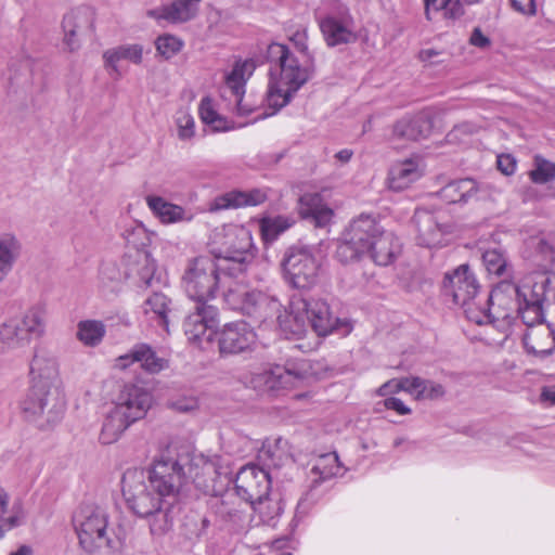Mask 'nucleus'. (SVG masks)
Masks as SVG:
<instances>
[{
	"instance_id": "1",
	"label": "nucleus",
	"mask_w": 555,
	"mask_h": 555,
	"mask_svg": "<svg viewBox=\"0 0 555 555\" xmlns=\"http://www.w3.org/2000/svg\"><path fill=\"white\" fill-rule=\"evenodd\" d=\"M267 59L276 65V68L270 69L269 86L263 100L271 112L259 114L255 120L271 116L286 106L314 73L311 57L301 63L289 48L282 43L269 44Z\"/></svg>"
},
{
	"instance_id": "2",
	"label": "nucleus",
	"mask_w": 555,
	"mask_h": 555,
	"mask_svg": "<svg viewBox=\"0 0 555 555\" xmlns=\"http://www.w3.org/2000/svg\"><path fill=\"white\" fill-rule=\"evenodd\" d=\"M121 492L128 508L137 516L149 519L153 535H163L171 529V507L151 488L145 469H127L121 478Z\"/></svg>"
},
{
	"instance_id": "3",
	"label": "nucleus",
	"mask_w": 555,
	"mask_h": 555,
	"mask_svg": "<svg viewBox=\"0 0 555 555\" xmlns=\"http://www.w3.org/2000/svg\"><path fill=\"white\" fill-rule=\"evenodd\" d=\"M225 304L232 310L254 318L260 322L276 317L282 332L287 338L302 337L308 323L302 311H295L294 300L291 304V312L281 315L282 305L275 298L259 291H248L245 285H236V288H229L225 293Z\"/></svg>"
},
{
	"instance_id": "4",
	"label": "nucleus",
	"mask_w": 555,
	"mask_h": 555,
	"mask_svg": "<svg viewBox=\"0 0 555 555\" xmlns=\"http://www.w3.org/2000/svg\"><path fill=\"white\" fill-rule=\"evenodd\" d=\"M234 276L228 273L227 262L220 263L209 256H199L192 259L183 273L182 286L188 297L198 304H208L214 299L220 286L229 288L242 285L234 281ZM225 299V296H223Z\"/></svg>"
},
{
	"instance_id": "5",
	"label": "nucleus",
	"mask_w": 555,
	"mask_h": 555,
	"mask_svg": "<svg viewBox=\"0 0 555 555\" xmlns=\"http://www.w3.org/2000/svg\"><path fill=\"white\" fill-rule=\"evenodd\" d=\"M47 310L42 305L29 307L22 315L5 320L0 325V351L21 353L30 345L34 337L46 333Z\"/></svg>"
},
{
	"instance_id": "6",
	"label": "nucleus",
	"mask_w": 555,
	"mask_h": 555,
	"mask_svg": "<svg viewBox=\"0 0 555 555\" xmlns=\"http://www.w3.org/2000/svg\"><path fill=\"white\" fill-rule=\"evenodd\" d=\"M183 460L185 457H179L178 455V448L169 446L154 459L151 467L145 470L151 488L160 498L166 499L170 507L176 502V498L182 487L186 483Z\"/></svg>"
},
{
	"instance_id": "7",
	"label": "nucleus",
	"mask_w": 555,
	"mask_h": 555,
	"mask_svg": "<svg viewBox=\"0 0 555 555\" xmlns=\"http://www.w3.org/2000/svg\"><path fill=\"white\" fill-rule=\"evenodd\" d=\"M73 526L80 545L89 553L103 546L113 547L108 537V514L94 503L80 504L73 515Z\"/></svg>"
},
{
	"instance_id": "8",
	"label": "nucleus",
	"mask_w": 555,
	"mask_h": 555,
	"mask_svg": "<svg viewBox=\"0 0 555 555\" xmlns=\"http://www.w3.org/2000/svg\"><path fill=\"white\" fill-rule=\"evenodd\" d=\"M383 230L373 215L361 214L350 222L341 234L336 248L337 260L347 264L361 259Z\"/></svg>"
},
{
	"instance_id": "9",
	"label": "nucleus",
	"mask_w": 555,
	"mask_h": 555,
	"mask_svg": "<svg viewBox=\"0 0 555 555\" xmlns=\"http://www.w3.org/2000/svg\"><path fill=\"white\" fill-rule=\"evenodd\" d=\"M221 231L219 254L215 259L220 263L227 262L228 273L236 279L254 257L251 234L248 229L237 224L224 225Z\"/></svg>"
},
{
	"instance_id": "10",
	"label": "nucleus",
	"mask_w": 555,
	"mask_h": 555,
	"mask_svg": "<svg viewBox=\"0 0 555 555\" xmlns=\"http://www.w3.org/2000/svg\"><path fill=\"white\" fill-rule=\"evenodd\" d=\"M315 372L307 360L289 363L287 366L274 365L256 373L250 378V386L263 392H279L280 390L298 387L313 379Z\"/></svg>"
},
{
	"instance_id": "11",
	"label": "nucleus",
	"mask_w": 555,
	"mask_h": 555,
	"mask_svg": "<svg viewBox=\"0 0 555 555\" xmlns=\"http://www.w3.org/2000/svg\"><path fill=\"white\" fill-rule=\"evenodd\" d=\"M320 267L319 250L314 246H292L282 260L284 276L295 288L312 287L318 281Z\"/></svg>"
},
{
	"instance_id": "12",
	"label": "nucleus",
	"mask_w": 555,
	"mask_h": 555,
	"mask_svg": "<svg viewBox=\"0 0 555 555\" xmlns=\"http://www.w3.org/2000/svg\"><path fill=\"white\" fill-rule=\"evenodd\" d=\"M504 285H511L508 281L500 282L486 299L487 308L469 307L467 319L476 324L491 323L504 330L508 327L514 319V312H518V304L515 295H509Z\"/></svg>"
},
{
	"instance_id": "13",
	"label": "nucleus",
	"mask_w": 555,
	"mask_h": 555,
	"mask_svg": "<svg viewBox=\"0 0 555 555\" xmlns=\"http://www.w3.org/2000/svg\"><path fill=\"white\" fill-rule=\"evenodd\" d=\"M251 60L236 61L232 69L224 76L223 96L230 102L232 111L242 117H246L259 109L250 96H245V85L255 70Z\"/></svg>"
},
{
	"instance_id": "14",
	"label": "nucleus",
	"mask_w": 555,
	"mask_h": 555,
	"mask_svg": "<svg viewBox=\"0 0 555 555\" xmlns=\"http://www.w3.org/2000/svg\"><path fill=\"white\" fill-rule=\"evenodd\" d=\"M412 221L417 232V243L428 248L447 244L448 236L452 232L449 217L440 210H428L425 207L417 208Z\"/></svg>"
},
{
	"instance_id": "15",
	"label": "nucleus",
	"mask_w": 555,
	"mask_h": 555,
	"mask_svg": "<svg viewBox=\"0 0 555 555\" xmlns=\"http://www.w3.org/2000/svg\"><path fill=\"white\" fill-rule=\"evenodd\" d=\"M20 408L29 422H37L44 414L47 422L53 423L61 418L64 411V402L59 391L48 388L41 389L30 386Z\"/></svg>"
},
{
	"instance_id": "16",
	"label": "nucleus",
	"mask_w": 555,
	"mask_h": 555,
	"mask_svg": "<svg viewBox=\"0 0 555 555\" xmlns=\"http://www.w3.org/2000/svg\"><path fill=\"white\" fill-rule=\"evenodd\" d=\"M535 281L528 279L521 285L511 282V285H504L509 295H515L518 304V313L526 323H533L542 317V305L545 299V282L544 275H538Z\"/></svg>"
},
{
	"instance_id": "17",
	"label": "nucleus",
	"mask_w": 555,
	"mask_h": 555,
	"mask_svg": "<svg viewBox=\"0 0 555 555\" xmlns=\"http://www.w3.org/2000/svg\"><path fill=\"white\" fill-rule=\"evenodd\" d=\"M295 311H302L307 323L319 336H326L344 327L343 333L350 331L346 322L335 318L330 311L327 302L318 298H295Z\"/></svg>"
},
{
	"instance_id": "18",
	"label": "nucleus",
	"mask_w": 555,
	"mask_h": 555,
	"mask_svg": "<svg viewBox=\"0 0 555 555\" xmlns=\"http://www.w3.org/2000/svg\"><path fill=\"white\" fill-rule=\"evenodd\" d=\"M443 287L452 296L454 304L464 309L466 315L469 307L476 308L481 304L477 298L479 284L466 263L446 274Z\"/></svg>"
},
{
	"instance_id": "19",
	"label": "nucleus",
	"mask_w": 555,
	"mask_h": 555,
	"mask_svg": "<svg viewBox=\"0 0 555 555\" xmlns=\"http://www.w3.org/2000/svg\"><path fill=\"white\" fill-rule=\"evenodd\" d=\"M334 11L322 15L318 12V22L325 42L330 47L354 41L353 21L348 9L337 2L332 3Z\"/></svg>"
},
{
	"instance_id": "20",
	"label": "nucleus",
	"mask_w": 555,
	"mask_h": 555,
	"mask_svg": "<svg viewBox=\"0 0 555 555\" xmlns=\"http://www.w3.org/2000/svg\"><path fill=\"white\" fill-rule=\"evenodd\" d=\"M271 487L267 470L256 465H246L240 469L235 479V490L238 496L251 504L260 503L269 494Z\"/></svg>"
},
{
	"instance_id": "21",
	"label": "nucleus",
	"mask_w": 555,
	"mask_h": 555,
	"mask_svg": "<svg viewBox=\"0 0 555 555\" xmlns=\"http://www.w3.org/2000/svg\"><path fill=\"white\" fill-rule=\"evenodd\" d=\"M217 322L218 309L215 306L196 302L194 311L185 318L183 323L184 334L189 341L202 345L204 340L211 339Z\"/></svg>"
},
{
	"instance_id": "22",
	"label": "nucleus",
	"mask_w": 555,
	"mask_h": 555,
	"mask_svg": "<svg viewBox=\"0 0 555 555\" xmlns=\"http://www.w3.org/2000/svg\"><path fill=\"white\" fill-rule=\"evenodd\" d=\"M256 333L245 322L225 324L218 333V346L221 354H238L253 350Z\"/></svg>"
},
{
	"instance_id": "23",
	"label": "nucleus",
	"mask_w": 555,
	"mask_h": 555,
	"mask_svg": "<svg viewBox=\"0 0 555 555\" xmlns=\"http://www.w3.org/2000/svg\"><path fill=\"white\" fill-rule=\"evenodd\" d=\"M30 386L59 391V364L55 357L46 349H36L29 364Z\"/></svg>"
},
{
	"instance_id": "24",
	"label": "nucleus",
	"mask_w": 555,
	"mask_h": 555,
	"mask_svg": "<svg viewBox=\"0 0 555 555\" xmlns=\"http://www.w3.org/2000/svg\"><path fill=\"white\" fill-rule=\"evenodd\" d=\"M152 403L153 395L150 390L135 384H127L120 390L114 406L134 423L146 415Z\"/></svg>"
},
{
	"instance_id": "25",
	"label": "nucleus",
	"mask_w": 555,
	"mask_h": 555,
	"mask_svg": "<svg viewBox=\"0 0 555 555\" xmlns=\"http://www.w3.org/2000/svg\"><path fill=\"white\" fill-rule=\"evenodd\" d=\"M139 363L140 367L150 374H158L168 367L169 362L160 357L149 344H135L129 352L119 356L115 360L114 366L119 370H126L130 365Z\"/></svg>"
},
{
	"instance_id": "26",
	"label": "nucleus",
	"mask_w": 555,
	"mask_h": 555,
	"mask_svg": "<svg viewBox=\"0 0 555 555\" xmlns=\"http://www.w3.org/2000/svg\"><path fill=\"white\" fill-rule=\"evenodd\" d=\"M438 195L449 204H467L485 198L488 195V185L473 179H460L444 185Z\"/></svg>"
},
{
	"instance_id": "27",
	"label": "nucleus",
	"mask_w": 555,
	"mask_h": 555,
	"mask_svg": "<svg viewBox=\"0 0 555 555\" xmlns=\"http://www.w3.org/2000/svg\"><path fill=\"white\" fill-rule=\"evenodd\" d=\"M143 46L139 43H126L109 48L103 52V66L114 79H119L125 72L120 66L121 61H128L140 65L143 61Z\"/></svg>"
},
{
	"instance_id": "28",
	"label": "nucleus",
	"mask_w": 555,
	"mask_h": 555,
	"mask_svg": "<svg viewBox=\"0 0 555 555\" xmlns=\"http://www.w3.org/2000/svg\"><path fill=\"white\" fill-rule=\"evenodd\" d=\"M145 203L153 216L162 224L191 222L194 219V214L191 209L173 204L159 195H146Z\"/></svg>"
},
{
	"instance_id": "29",
	"label": "nucleus",
	"mask_w": 555,
	"mask_h": 555,
	"mask_svg": "<svg viewBox=\"0 0 555 555\" xmlns=\"http://www.w3.org/2000/svg\"><path fill=\"white\" fill-rule=\"evenodd\" d=\"M522 344L529 354L537 359H543L555 350L554 331L544 323L530 326L522 337Z\"/></svg>"
},
{
	"instance_id": "30",
	"label": "nucleus",
	"mask_w": 555,
	"mask_h": 555,
	"mask_svg": "<svg viewBox=\"0 0 555 555\" xmlns=\"http://www.w3.org/2000/svg\"><path fill=\"white\" fill-rule=\"evenodd\" d=\"M424 173L420 158H406L395 163L388 172V186L393 191H403L417 181Z\"/></svg>"
},
{
	"instance_id": "31",
	"label": "nucleus",
	"mask_w": 555,
	"mask_h": 555,
	"mask_svg": "<svg viewBox=\"0 0 555 555\" xmlns=\"http://www.w3.org/2000/svg\"><path fill=\"white\" fill-rule=\"evenodd\" d=\"M202 0H175L168 5H163L147 11V16L156 21H166L170 24L184 23L192 20L198 10Z\"/></svg>"
},
{
	"instance_id": "32",
	"label": "nucleus",
	"mask_w": 555,
	"mask_h": 555,
	"mask_svg": "<svg viewBox=\"0 0 555 555\" xmlns=\"http://www.w3.org/2000/svg\"><path fill=\"white\" fill-rule=\"evenodd\" d=\"M401 251V245L392 232L383 230L369 246L366 254L377 266H388Z\"/></svg>"
},
{
	"instance_id": "33",
	"label": "nucleus",
	"mask_w": 555,
	"mask_h": 555,
	"mask_svg": "<svg viewBox=\"0 0 555 555\" xmlns=\"http://www.w3.org/2000/svg\"><path fill=\"white\" fill-rule=\"evenodd\" d=\"M267 201V193L260 189L231 191L215 198L211 209L221 210L246 206H257Z\"/></svg>"
},
{
	"instance_id": "34",
	"label": "nucleus",
	"mask_w": 555,
	"mask_h": 555,
	"mask_svg": "<svg viewBox=\"0 0 555 555\" xmlns=\"http://www.w3.org/2000/svg\"><path fill=\"white\" fill-rule=\"evenodd\" d=\"M481 0H424L425 16L433 21L437 14L448 21H456L465 14L468 5L476 4Z\"/></svg>"
},
{
	"instance_id": "35",
	"label": "nucleus",
	"mask_w": 555,
	"mask_h": 555,
	"mask_svg": "<svg viewBox=\"0 0 555 555\" xmlns=\"http://www.w3.org/2000/svg\"><path fill=\"white\" fill-rule=\"evenodd\" d=\"M299 214L304 219L311 220L315 227L327 225L334 211L323 203L319 194H305L299 198Z\"/></svg>"
},
{
	"instance_id": "36",
	"label": "nucleus",
	"mask_w": 555,
	"mask_h": 555,
	"mask_svg": "<svg viewBox=\"0 0 555 555\" xmlns=\"http://www.w3.org/2000/svg\"><path fill=\"white\" fill-rule=\"evenodd\" d=\"M433 121L428 113H420L411 118L399 120L393 128V134L408 140H421L429 135Z\"/></svg>"
},
{
	"instance_id": "37",
	"label": "nucleus",
	"mask_w": 555,
	"mask_h": 555,
	"mask_svg": "<svg viewBox=\"0 0 555 555\" xmlns=\"http://www.w3.org/2000/svg\"><path fill=\"white\" fill-rule=\"evenodd\" d=\"M23 244L12 232L0 234V283L12 272L22 256Z\"/></svg>"
},
{
	"instance_id": "38",
	"label": "nucleus",
	"mask_w": 555,
	"mask_h": 555,
	"mask_svg": "<svg viewBox=\"0 0 555 555\" xmlns=\"http://www.w3.org/2000/svg\"><path fill=\"white\" fill-rule=\"evenodd\" d=\"M129 259L132 261L128 263L127 278L138 279L141 285L151 286L156 269L154 259L145 250L134 251Z\"/></svg>"
},
{
	"instance_id": "39",
	"label": "nucleus",
	"mask_w": 555,
	"mask_h": 555,
	"mask_svg": "<svg viewBox=\"0 0 555 555\" xmlns=\"http://www.w3.org/2000/svg\"><path fill=\"white\" fill-rule=\"evenodd\" d=\"M131 424L133 423L125 416L124 412L113 406L104 418L99 436L100 442L102 444L116 442Z\"/></svg>"
},
{
	"instance_id": "40",
	"label": "nucleus",
	"mask_w": 555,
	"mask_h": 555,
	"mask_svg": "<svg viewBox=\"0 0 555 555\" xmlns=\"http://www.w3.org/2000/svg\"><path fill=\"white\" fill-rule=\"evenodd\" d=\"M170 304L171 300L167 296L162 293H154L143 305L144 313L150 320L156 322L157 325L163 327L167 333L169 332Z\"/></svg>"
},
{
	"instance_id": "41",
	"label": "nucleus",
	"mask_w": 555,
	"mask_h": 555,
	"mask_svg": "<svg viewBox=\"0 0 555 555\" xmlns=\"http://www.w3.org/2000/svg\"><path fill=\"white\" fill-rule=\"evenodd\" d=\"M344 474L341 464L336 452L321 454L313 464L310 476L313 482L325 481L332 477L341 476Z\"/></svg>"
},
{
	"instance_id": "42",
	"label": "nucleus",
	"mask_w": 555,
	"mask_h": 555,
	"mask_svg": "<svg viewBox=\"0 0 555 555\" xmlns=\"http://www.w3.org/2000/svg\"><path fill=\"white\" fill-rule=\"evenodd\" d=\"M194 465L202 467V485L206 486L208 480L214 481L216 478L229 474V465L220 455L211 457L203 454L194 456Z\"/></svg>"
},
{
	"instance_id": "43",
	"label": "nucleus",
	"mask_w": 555,
	"mask_h": 555,
	"mask_svg": "<svg viewBox=\"0 0 555 555\" xmlns=\"http://www.w3.org/2000/svg\"><path fill=\"white\" fill-rule=\"evenodd\" d=\"M106 333L105 326L101 321L86 320L77 325V338L88 347L98 346Z\"/></svg>"
},
{
	"instance_id": "44",
	"label": "nucleus",
	"mask_w": 555,
	"mask_h": 555,
	"mask_svg": "<svg viewBox=\"0 0 555 555\" xmlns=\"http://www.w3.org/2000/svg\"><path fill=\"white\" fill-rule=\"evenodd\" d=\"M423 385L424 378H421L418 376H410L401 378L399 380H389L383 384L378 388L377 393L382 397H385L390 392L403 390L409 393L415 395L416 399H418V395H421Z\"/></svg>"
},
{
	"instance_id": "45",
	"label": "nucleus",
	"mask_w": 555,
	"mask_h": 555,
	"mask_svg": "<svg viewBox=\"0 0 555 555\" xmlns=\"http://www.w3.org/2000/svg\"><path fill=\"white\" fill-rule=\"evenodd\" d=\"M294 223V219L285 216L273 218H264L261 220L260 230L266 242H272L278 236L289 229Z\"/></svg>"
},
{
	"instance_id": "46",
	"label": "nucleus",
	"mask_w": 555,
	"mask_h": 555,
	"mask_svg": "<svg viewBox=\"0 0 555 555\" xmlns=\"http://www.w3.org/2000/svg\"><path fill=\"white\" fill-rule=\"evenodd\" d=\"M201 119L204 124L212 127L215 131H227L230 129L228 121L221 117L214 107L212 100L202 99L198 107Z\"/></svg>"
},
{
	"instance_id": "47",
	"label": "nucleus",
	"mask_w": 555,
	"mask_h": 555,
	"mask_svg": "<svg viewBox=\"0 0 555 555\" xmlns=\"http://www.w3.org/2000/svg\"><path fill=\"white\" fill-rule=\"evenodd\" d=\"M122 236L127 244L132 246L135 251L144 250V247H146L151 242L147 230L140 223H132L127 227L122 232Z\"/></svg>"
},
{
	"instance_id": "48",
	"label": "nucleus",
	"mask_w": 555,
	"mask_h": 555,
	"mask_svg": "<svg viewBox=\"0 0 555 555\" xmlns=\"http://www.w3.org/2000/svg\"><path fill=\"white\" fill-rule=\"evenodd\" d=\"M177 135L181 141H190L195 137V120L186 109H179L175 116Z\"/></svg>"
},
{
	"instance_id": "49",
	"label": "nucleus",
	"mask_w": 555,
	"mask_h": 555,
	"mask_svg": "<svg viewBox=\"0 0 555 555\" xmlns=\"http://www.w3.org/2000/svg\"><path fill=\"white\" fill-rule=\"evenodd\" d=\"M9 504L10 495L0 486V540L4 537L5 531L20 525L17 515L5 516L9 513Z\"/></svg>"
},
{
	"instance_id": "50",
	"label": "nucleus",
	"mask_w": 555,
	"mask_h": 555,
	"mask_svg": "<svg viewBox=\"0 0 555 555\" xmlns=\"http://www.w3.org/2000/svg\"><path fill=\"white\" fill-rule=\"evenodd\" d=\"M482 260L487 271L491 274L502 276L507 272V261L502 251L488 249L482 254Z\"/></svg>"
},
{
	"instance_id": "51",
	"label": "nucleus",
	"mask_w": 555,
	"mask_h": 555,
	"mask_svg": "<svg viewBox=\"0 0 555 555\" xmlns=\"http://www.w3.org/2000/svg\"><path fill=\"white\" fill-rule=\"evenodd\" d=\"M530 178L534 183H546L555 179V164L543 158L534 157V169L530 171Z\"/></svg>"
},
{
	"instance_id": "52",
	"label": "nucleus",
	"mask_w": 555,
	"mask_h": 555,
	"mask_svg": "<svg viewBox=\"0 0 555 555\" xmlns=\"http://www.w3.org/2000/svg\"><path fill=\"white\" fill-rule=\"evenodd\" d=\"M182 47V40L169 34L162 35L155 40L157 53L166 60H169L179 53Z\"/></svg>"
},
{
	"instance_id": "53",
	"label": "nucleus",
	"mask_w": 555,
	"mask_h": 555,
	"mask_svg": "<svg viewBox=\"0 0 555 555\" xmlns=\"http://www.w3.org/2000/svg\"><path fill=\"white\" fill-rule=\"evenodd\" d=\"M121 282V273L115 264H106L101 270V283L104 288L109 292H116L119 289Z\"/></svg>"
},
{
	"instance_id": "54",
	"label": "nucleus",
	"mask_w": 555,
	"mask_h": 555,
	"mask_svg": "<svg viewBox=\"0 0 555 555\" xmlns=\"http://www.w3.org/2000/svg\"><path fill=\"white\" fill-rule=\"evenodd\" d=\"M178 455L179 457H185V460H183V470L186 472V482L192 480L198 486H202V467L194 465L195 454L191 455L186 450L180 451L178 449Z\"/></svg>"
},
{
	"instance_id": "55",
	"label": "nucleus",
	"mask_w": 555,
	"mask_h": 555,
	"mask_svg": "<svg viewBox=\"0 0 555 555\" xmlns=\"http://www.w3.org/2000/svg\"><path fill=\"white\" fill-rule=\"evenodd\" d=\"M444 395L446 389L443 385L434 380L424 379V385L422 387L421 395H418V399L437 400L442 398Z\"/></svg>"
},
{
	"instance_id": "56",
	"label": "nucleus",
	"mask_w": 555,
	"mask_h": 555,
	"mask_svg": "<svg viewBox=\"0 0 555 555\" xmlns=\"http://www.w3.org/2000/svg\"><path fill=\"white\" fill-rule=\"evenodd\" d=\"M170 406L178 412H190L198 406L197 399L195 397H181L170 401Z\"/></svg>"
},
{
	"instance_id": "57",
	"label": "nucleus",
	"mask_w": 555,
	"mask_h": 555,
	"mask_svg": "<svg viewBox=\"0 0 555 555\" xmlns=\"http://www.w3.org/2000/svg\"><path fill=\"white\" fill-rule=\"evenodd\" d=\"M80 20L81 17L77 12H69L64 15L62 27L64 34H77V30L80 28Z\"/></svg>"
},
{
	"instance_id": "58",
	"label": "nucleus",
	"mask_w": 555,
	"mask_h": 555,
	"mask_svg": "<svg viewBox=\"0 0 555 555\" xmlns=\"http://www.w3.org/2000/svg\"><path fill=\"white\" fill-rule=\"evenodd\" d=\"M477 131V126L472 122H462L457 126H455L449 133L448 139L449 141H454L457 139H461L462 134H472Z\"/></svg>"
},
{
	"instance_id": "59",
	"label": "nucleus",
	"mask_w": 555,
	"mask_h": 555,
	"mask_svg": "<svg viewBox=\"0 0 555 555\" xmlns=\"http://www.w3.org/2000/svg\"><path fill=\"white\" fill-rule=\"evenodd\" d=\"M513 8L524 15L537 13V0H511Z\"/></svg>"
},
{
	"instance_id": "60",
	"label": "nucleus",
	"mask_w": 555,
	"mask_h": 555,
	"mask_svg": "<svg viewBox=\"0 0 555 555\" xmlns=\"http://www.w3.org/2000/svg\"><path fill=\"white\" fill-rule=\"evenodd\" d=\"M384 405L388 410H393L400 415H406L411 413V409L406 406L402 400L389 397L384 400Z\"/></svg>"
},
{
	"instance_id": "61",
	"label": "nucleus",
	"mask_w": 555,
	"mask_h": 555,
	"mask_svg": "<svg viewBox=\"0 0 555 555\" xmlns=\"http://www.w3.org/2000/svg\"><path fill=\"white\" fill-rule=\"evenodd\" d=\"M291 41L294 43L296 49L302 53L308 59V46H307V31L306 30H297L292 37Z\"/></svg>"
},
{
	"instance_id": "62",
	"label": "nucleus",
	"mask_w": 555,
	"mask_h": 555,
	"mask_svg": "<svg viewBox=\"0 0 555 555\" xmlns=\"http://www.w3.org/2000/svg\"><path fill=\"white\" fill-rule=\"evenodd\" d=\"M469 42L474 47H477L480 49H486V48L490 47V44H491L489 37H487L479 27L474 28V30L470 35V38H469Z\"/></svg>"
},
{
	"instance_id": "63",
	"label": "nucleus",
	"mask_w": 555,
	"mask_h": 555,
	"mask_svg": "<svg viewBox=\"0 0 555 555\" xmlns=\"http://www.w3.org/2000/svg\"><path fill=\"white\" fill-rule=\"evenodd\" d=\"M280 440L275 441L274 443H272L271 441H266L263 442L261 449L259 450V459L262 461V462H267V461H271V463L273 465L276 464L275 462V452H274V448L276 446V443L279 442Z\"/></svg>"
},
{
	"instance_id": "64",
	"label": "nucleus",
	"mask_w": 555,
	"mask_h": 555,
	"mask_svg": "<svg viewBox=\"0 0 555 555\" xmlns=\"http://www.w3.org/2000/svg\"><path fill=\"white\" fill-rule=\"evenodd\" d=\"M498 168L504 175L509 176L515 171V159L511 155H500L498 156Z\"/></svg>"
}]
</instances>
